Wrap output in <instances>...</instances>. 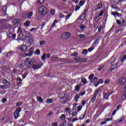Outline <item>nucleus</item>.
<instances>
[{"label":"nucleus","instance_id":"56","mask_svg":"<svg viewBox=\"0 0 126 126\" xmlns=\"http://www.w3.org/2000/svg\"><path fill=\"white\" fill-rule=\"evenodd\" d=\"M98 43H99V40L96 39L93 45H96V44H98Z\"/></svg>","mask_w":126,"mask_h":126},{"label":"nucleus","instance_id":"17","mask_svg":"<svg viewBox=\"0 0 126 126\" xmlns=\"http://www.w3.org/2000/svg\"><path fill=\"white\" fill-rule=\"evenodd\" d=\"M118 66V63H114L112 66V68L111 69V71H112L113 70L115 69V68H117V67Z\"/></svg>","mask_w":126,"mask_h":126},{"label":"nucleus","instance_id":"13","mask_svg":"<svg viewBox=\"0 0 126 126\" xmlns=\"http://www.w3.org/2000/svg\"><path fill=\"white\" fill-rule=\"evenodd\" d=\"M66 97H65L64 96H63L61 97V101L63 104H64V103H66Z\"/></svg>","mask_w":126,"mask_h":126},{"label":"nucleus","instance_id":"40","mask_svg":"<svg viewBox=\"0 0 126 126\" xmlns=\"http://www.w3.org/2000/svg\"><path fill=\"white\" fill-rule=\"evenodd\" d=\"M57 22H58V21L55 20L54 22L53 23V24L51 25V27H55V26H56V23H57Z\"/></svg>","mask_w":126,"mask_h":126},{"label":"nucleus","instance_id":"7","mask_svg":"<svg viewBox=\"0 0 126 126\" xmlns=\"http://www.w3.org/2000/svg\"><path fill=\"white\" fill-rule=\"evenodd\" d=\"M126 78L124 77L120 78L119 80V82L121 85H125L126 84Z\"/></svg>","mask_w":126,"mask_h":126},{"label":"nucleus","instance_id":"10","mask_svg":"<svg viewBox=\"0 0 126 126\" xmlns=\"http://www.w3.org/2000/svg\"><path fill=\"white\" fill-rule=\"evenodd\" d=\"M24 33L26 35V38H30V37H31V36H32L30 32H28L27 31H25Z\"/></svg>","mask_w":126,"mask_h":126},{"label":"nucleus","instance_id":"61","mask_svg":"<svg viewBox=\"0 0 126 126\" xmlns=\"http://www.w3.org/2000/svg\"><path fill=\"white\" fill-rule=\"evenodd\" d=\"M59 17H60V18H63L64 17V15H63V13H61V14H60V15H59Z\"/></svg>","mask_w":126,"mask_h":126},{"label":"nucleus","instance_id":"49","mask_svg":"<svg viewBox=\"0 0 126 126\" xmlns=\"http://www.w3.org/2000/svg\"><path fill=\"white\" fill-rule=\"evenodd\" d=\"M79 89H80V86L79 85H77L76 86V91H79Z\"/></svg>","mask_w":126,"mask_h":126},{"label":"nucleus","instance_id":"4","mask_svg":"<svg viewBox=\"0 0 126 126\" xmlns=\"http://www.w3.org/2000/svg\"><path fill=\"white\" fill-rule=\"evenodd\" d=\"M22 109L20 108H17L16 110L15 111V112L13 113L14 118L15 120L19 117V113H20V111H21Z\"/></svg>","mask_w":126,"mask_h":126},{"label":"nucleus","instance_id":"26","mask_svg":"<svg viewBox=\"0 0 126 126\" xmlns=\"http://www.w3.org/2000/svg\"><path fill=\"white\" fill-rule=\"evenodd\" d=\"M44 1H45V0H38L37 2V4H38V5H40V4H42V3H43Z\"/></svg>","mask_w":126,"mask_h":126},{"label":"nucleus","instance_id":"12","mask_svg":"<svg viewBox=\"0 0 126 126\" xmlns=\"http://www.w3.org/2000/svg\"><path fill=\"white\" fill-rule=\"evenodd\" d=\"M87 10H88V9L85 10L83 14H82L81 17H80V19H84L85 17V14H86V12L87 11Z\"/></svg>","mask_w":126,"mask_h":126},{"label":"nucleus","instance_id":"11","mask_svg":"<svg viewBox=\"0 0 126 126\" xmlns=\"http://www.w3.org/2000/svg\"><path fill=\"white\" fill-rule=\"evenodd\" d=\"M3 84H5L6 86H10V84H9V82L6 80V79H3Z\"/></svg>","mask_w":126,"mask_h":126},{"label":"nucleus","instance_id":"59","mask_svg":"<svg viewBox=\"0 0 126 126\" xmlns=\"http://www.w3.org/2000/svg\"><path fill=\"white\" fill-rule=\"evenodd\" d=\"M121 0H113L115 3H119Z\"/></svg>","mask_w":126,"mask_h":126},{"label":"nucleus","instance_id":"39","mask_svg":"<svg viewBox=\"0 0 126 126\" xmlns=\"http://www.w3.org/2000/svg\"><path fill=\"white\" fill-rule=\"evenodd\" d=\"M72 14V13H69L68 15H67L66 17H65V19L66 20H67L68 19V18H69V17H70V16H71V15Z\"/></svg>","mask_w":126,"mask_h":126},{"label":"nucleus","instance_id":"37","mask_svg":"<svg viewBox=\"0 0 126 126\" xmlns=\"http://www.w3.org/2000/svg\"><path fill=\"white\" fill-rule=\"evenodd\" d=\"M85 2V1L84 0H81L79 3V5H80L81 6H82L83 4H84Z\"/></svg>","mask_w":126,"mask_h":126},{"label":"nucleus","instance_id":"31","mask_svg":"<svg viewBox=\"0 0 126 126\" xmlns=\"http://www.w3.org/2000/svg\"><path fill=\"white\" fill-rule=\"evenodd\" d=\"M126 55H123L122 59L121 60V62L122 63H124V62L126 61Z\"/></svg>","mask_w":126,"mask_h":126},{"label":"nucleus","instance_id":"46","mask_svg":"<svg viewBox=\"0 0 126 126\" xmlns=\"http://www.w3.org/2000/svg\"><path fill=\"white\" fill-rule=\"evenodd\" d=\"M111 14L112 15L116 16V15H118V12L113 11L111 13Z\"/></svg>","mask_w":126,"mask_h":126},{"label":"nucleus","instance_id":"30","mask_svg":"<svg viewBox=\"0 0 126 126\" xmlns=\"http://www.w3.org/2000/svg\"><path fill=\"white\" fill-rule=\"evenodd\" d=\"M50 13L51 15H55V11L54 9H51L50 10Z\"/></svg>","mask_w":126,"mask_h":126},{"label":"nucleus","instance_id":"63","mask_svg":"<svg viewBox=\"0 0 126 126\" xmlns=\"http://www.w3.org/2000/svg\"><path fill=\"white\" fill-rule=\"evenodd\" d=\"M101 30H102V26H99L98 27V32H101Z\"/></svg>","mask_w":126,"mask_h":126},{"label":"nucleus","instance_id":"18","mask_svg":"<svg viewBox=\"0 0 126 126\" xmlns=\"http://www.w3.org/2000/svg\"><path fill=\"white\" fill-rule=\"evenodd\" d=\"M103 97L104 98V99H106V100H108L109 99V95L108 94H107V93H103Z\"/></svg>","mask_w":126,"mask_h":126},{"label":"nucleus","instance_id":"16","mask_svg":"<svg viewBox=\"0 0 126 126\" xmlns=\"http://www.w3.org/2000/svg\"><path fill=\"white\" fill-rule=\"evenodd\" d=\"M99 91H100V88L98 89L95 91L93 95V96L96 97L97 96V95H98V93H99Z\"/></svg>","mask_w":126,"mask_h":126},{"label":"nucleus","instance_id":"60","mask_svg":"<svg viewBox=\"0 0 126 126\" xmlns=\"http://www.w3.org/2000/svg\"><path fill=\"white\" fill-rule=\"evenodd\" d=\"M104 13L103 12V11H101L98 14L99 16H102L103 15V14Z\"/></svg>","mask_w":126,"mask_h":126},{"label":"nucleus","instance_id":"14","mask_svg":"<svg viewBox=\"0 0 126 126\" xmlns=\"http://www.w3.org/2000/svg\"><path fill=\"white\" fill-rule=\"evenodd\" d=\"M124 119H125V117L122 116L121 117V119L116 121V124H119V123H122V122H123V121H124Z\"/></svg>","mask_w":126,"mask_h":126},{"label":"nucleus","instance_id":"53","mask_svg":"<svg viewBox=\"0 0 126 126\" xmlns=\"http://www.w3.org/2000/svg\"><path fill=\"white\" fill-rule=\"evenodd\" d=\"M12 55V52H9L7 55L6 57H11V55Z\"/></svg>","mask_w":126,"mask_h":126},{"label":"nucleus","instance_id":"34","mask_svg":"<svg viewBox=\"0 0 126 126\" xmlns=\"http://www.w3.org/2000/svg\"><path fill=\"white\" fill-rule=\"evenodd\" d=\"M87 60H88L87 58H81V63H86Z\"/></svg>","mask_w":126,"mask_h":126},{"label":"nucleus","instance_id":"36","mask_svg":"<svg viewBox=\"0 0 126 126\" xmlns=\"http://www.w3.org/2000/svg\"><path fill=\"white\" fill-rule=\"evenodd\" d=\"M34 54L35 55H40V50L39 49H36L34 52Z\"/></svg>","mask_w":126,"mask_h":126},{"label":"nucleus","instance_id":"28","mask_svg":"<svg viewBox=\"0 0 126 126\" xmlns=\"http://www.w3.org/2000/svg\"><path fill=\"white\" fill-rule=\"evenodd\" d=\"M46 103H47V104H50V103H53V99L52 98L47 99Z\"/></svg>","mask_w":126,"mask_h":126},{"label":"nucleus","instance_id":"33","mask_svg":"<svg viewBox=\"0 0 126 126\" xmlns=\"http://www.w3.org/2000/svg\"><path fill=\"white\" fill-rule=\"evenodd\" d=\"M93 77H94V74H92L89 76V79H90V80H92L93 79Z\"/></svg>","mask_w":126,"mask_h":126},{"label":"nucleus","instance_id":"5","mask_svg":"<svg viewBox=\"0 0 126 126\" xmlns=\"http://www.w3.org/2000/svg\"><path fill=\"white\" fill-rule=\"evenodd\" d=\"M27 38H28V41L29 42V44H30L28 45V47H30L32 43L34 42V38H33V37H32V35H31V36H30V37H28Z\"/></svg>","mask_w":126,"mask_h":126},{"label":"nucleus","instance_id":"2","mask_svg":"<svg viewBox=\"0 0 126 126\" xmlns=\"http://www.w3.org/2000/svg\"><path fill=\"white\" fill-rule=\"evenodd\" d=\"M39 13L40 15H46L48 12V9L45 6H41L39 7Z\"/></svg>","mask_w":126,"mask_h":126},{"label":"nucleus","instance_id":"57","mask_svg":"<svg viewBox=\"0 0 126 126\" xmlns=\"http://www.w3.org/2000/svg\"><path fill=\"white\" fill-rule=\"evenodd\" d=\"M117 23L119 24V25H121L122 24V22L120 20H117Z\"/></svg>","mask_w":126,"mask_h":126},{"label":"nucleus","instance_id":"3","mask_svg":"<svg viewBox=\"0 0 126 126\" xmlns=\"http://www.w3.org/2000/svg\"><path fill=\"white\" fill-rule=\"evenodd\" d=\"M71 35V34H70V33L69 32H65L62 34V38L64 40H67V39H69V38H70Z\"/></svg>","mask_w":126,"mask_h":126},{"label":"nucleus","instance_id":"50","mask_svg":"<svg viewBox=\"0 0 126 126\" xmlns=\"http://www.w3.org/2000/svg\"><path fill=\"white\" fill-rule=\"evenodd\" d=\"M21 105H22V103L21 102H19L16 103L17 107H20Z\"/></svg>","mask_w":126,"mask_h":126},{"label":"nucleus","instance_id":"35","mask_svg":"<svg viewBox=\"0 0 126 126\" xmlns=\"http://www.w3.org/2000/svg\"><path fill=\"white\" fill-rule=\"evenodd\" d=\"M95 100H96V97L93 96V97L91 100V103H94Z\"/></svg>","mask_w":126,"mask_h":126},{"label":"nucleus","instance_id":"54","mask_svg":"<svg viewBox=\"0 0 126 126\" xmlns=\"http://www.w3.org/2000/svg\"><path fill=\"white\" fill-rule=\"evenodd\" d=\"M97 79H98L97 77H94L93 79L91 81V82H94L93 81H95V80H97Z\"/></svg>","mask_w":126,"mask_h":126},{"label":"nucleus","instance_id":"42","mask_svg":"<svg viewBox=\"0 0 126 126\" xmlns=\"http://www.w3.org/2000/svg\"><path fill=\"white\" fill-rule=\"evenodd\" d=\"M6 6H3V7L2 8V11H3V12H5V11H6Z\"/></svg>","mask_w":126,"mask_h":126},{"label":"nucleus","instance_id":"24","mask_svg":"<svg viewBox=\"0 0 126 126\" xmlns=\"http://www.w3.org/2000/svg\"><path fill=\"white\" fill-rule=\"evenodd\" d=\"M80 27L81 31H83L86 28V27L83 25H80Z\"/></svg>","mask_w":126,"mask_h":126},{"label":"nucleus","instance_id":"21","mask_svg":"<svg viewBox=\"0 0 126 126\" xmlns=\"http://www.w3.org/2000/svg\"><path fill=\"white\" fill-rule=\"evenodd\" d=\"M60 118V120H63V121H64V123H65V115L63 114Z\"/></svg>","mask_w":126,"mask_h":126},{"label":"nucleus","instance_id":"1","mask_svg":"<svg viewBox=\"0 0 126 126\" xmlns=\"http://www.w3.org/2000/svg\"><path fill=\"white\" fill-rule=\"evenodd\" d=\"M25 63L28 68H32V69H39V68H41L43 65V63L42 62H39L36 64L35 60H30V59H27Z\"/></svg>","mask_w":126,"mask_h":126},{"label":"nucleus","instance_id":"43","mask_svg":"<svg viewBox=\"0 0 126 126\" xmlns=\"http://www.w3.org/2000/svg\"><path fill=\"white\" fill-rule=\"evenodd\" d=\"M8 117H5L3 118H2V121L3 123H5V122H6V120H7Z\"/></svg>","mask_w":126,"mask_h":126},{"label":"nucleus","instance_id":"6","mask_svg":"<svg viewBox=\"0 0 126 126\" xmlns=\"http://www.w3.org/2000/svg\"><path fill=\"white\" fill-rule=\"evenodd\" d=\"M18 39L21 41H25L26 40V36L23 34H19Z\"/></svg>","mask_w":126,"mask_h":126},{"label":"nucleus","instance_id":"55","mask_svg":"<svg viewBox=\"0 0 126 126\" xmlns=\"http://www.w3.org/2000/svg\"><path fill=\"white\" fill-rule=\"evenodd\" d=\"M82 108V106L79 105L77 107L78 111H81V109Z\"/></svg>","mask_w":126,"mask_h":126},{"label":"nucleus","instance_id":"58","mask_svg":"<svg viewBox=\"0 0 126 126\" xmlns=\"http://www.w3.org/2000/svg\"><path fill=\"white\" fill-rule=\"evenodd\" d=\"M7 87H8V86H4V85H2V86H1V88H2V89H6V88H7Z\"/></svg>","mask_w":126,"mask_h":126},{"label":"nucleus","instance_id":"23","mask_svg":"<svg viewBox=\"0 0 126 126\" xmlns=\"http://www.w3.org/2000/svg\"><path fill=\"white\" fill-rule=\"evenodd\" d=\"M97 9H101V8L103 7V6H102V3L101 2L98 3L97 4Z\"/></svg>","mask_w":126,"mask_h":126},{"label":"nucleus","instance_id":"38","mask_svg":"<svg viewBox=\"0 0 126 126\" xmlns=\"http://www.w3.org/2000/svg\"><path fill=\"white\" fill-rule=\"evenodd\" d=\"M41 59L44 61L46 59V54L44 53L43 55L41 56Z\"/></svg>","mask_w":126,"mask_h":126},{"label":"nucleus","instance_id":"44","mask_svg":"<svg viewBox=\"0 0 126 126\" xmlns=\"http://www.w3.org/2000/svg\"><path fill=\"white\" fill-rule=\"evenodd\" d=\"M44 44H46V41L45 40L42 41L40 42V46H43V45H44Z\"/></svg>","mask_w":126,"mask_h":126},{"label":"nucleus","instance_id":"15","mask_svg":"<svg viewBox=\"0 0 126 126\" xmlns=\"http://www.w3.org/2000/svg\"><path fill=\"white\" fill-rule=\"evenodd\" d=\"M21 50H22L23 52L27 51L28 48L26 45H23L21 48Z\"/></svg>","mask_w":126,"mask_h":126},{"label":"nucleus","instance_id":"45","mask_svg":"<svg viewBox=\"0 0 126 126\" xmlns=\"http://www.w3.org/2000/svg\"><path fill=\"white\" fill-rule=\"evenodd\" d=\"M78 55V53L74 52L71 54V57H76Z\"/></svg>","mask_w":126,"mask_h":126},{"label":"nucleus","instance_id":"32","mask_svg":"<svg viewBox=\"0 0 126 126\" xmlns=\"http://www.w3.org/2000/svg\"><path fill=\"white\" fill-rule=\"evenodd\" d=\"M37 101H39V102H43V98L41 97L37 96Z\"/></svg>","mask_w":126,"mask_h":126},{"label":"nucleus","instance_id":"64","mask_svg":"<svg viewBox=\"0 0 126 126\" xmlns=\"http://www.w3.org/2000/svg\"><path fill=\"white\" fill-rule=\"evenodd\" d=\"M52 126H58V123L55 122L52 124Z\"/></svg>","mask_w":126,"mask_h":126},{"label":"nucleus","instance_id":"41","mask_svg":"<svg viewBox=\"0 0 126 126\" xmlns=\"http://www.w3.org/2000/svg\"><path fill=\"white\" fill-rule=\"evenodd\" d=\"M88 52V51H87V50H84L83 51L82 54L83 55H87Z\"/></svg>","mask_w":126,"mask_h":126},{"label":"nucleus","instance_id":"8","mask_svg":"<svg viewBox=\"0 0 126 126\" xmlns=\"http://www.w3.org/2000/svg\"><path fill=\"white\" fill-rule=\"evenodd\" d=\"M28 54H27V56H29L30 57L31 56H32V54L34 53V49L33 47H31L30 48V49L28 50Z\"/></svg>","mask_w":126,"mask_h":126},{"label":"nucleus","instance_id":"19","mask_svg":"<svg viewBox=\"0 0 126 126\" xmlns=\"http://www.w3.org/2000/svg\"><path fill=\"white\" fill-rule=\"evenodd\" d=\"M115 61H116V58H115V57L112 56L109 60V63H114Z\"/></svg>","mask_w":126,"mask_h":126},{"label":"nucleus","instance_id":"48","mask_svg":"<svg viewBox=\"0 0 126 126\" xmlns=\"http://www.w3.org/2000/svg\"><path fill=\"white\" fill-rule=\"evenodd\" d=\"M80 8V7L79 6H78V5H76V8L75 9V10L76 11H77V10H79Z\"/></svg>","mask_w":126,"mask_h":126},{"label":"nucleus","instance_id":"22","mask_svg":"<svg viewBox=\"0 0 126 126\" xmlns=\"http://www.w3.org/2000/svg\"><path fill=\"white\" fill-rule=\"evenodd\" d=\"M81 58L77 57L74 59V60L76 61L78 63H81Z\"/></svg>","mask_w":126,"mask_h":126},{"label":"nucleus","instance_id":"52","mask_svg":"<svg viewBox=\"0 0 126 126\" xmlns=\"http://www.w3.org/2000/svg\"><path fill=\"white\" fill-rule=\"evenodd\" d=\"M18 32L19 33V34H21V33H22V30L21 29V28H18Z\"/></svg>","mask_w":126,"mask_h":126},{"label":"nucleus","instance_id":"9","mask_svg":"<svg viewBox=\"0 0 126 126\" xmlns=\"http://www.w3.org/2000/svg\"><path fill=\"white\" fill-rule=\"evenodd\" d=\"M124 88L125 89V91H124L122 92V97L123 99H126V86Z\"/></svg>","mask_w":126,"mask_h":126},{"label":"nucleus","instance_id":"27","mask_svg":"<svg viewBox=\"0 0 126 126\" xmlns=\"http://www.w3.org/2000/svg\"><path fill=\"white\" fill-rule=\"evenodd\" d=\"M81 81L82 82H83L84 84H86V83H87V80H86V78H82Z\"/></svg>","mask_w":126,"mask_h":126},{"label":"nucleus","instance_id":"20","mask_svg":"<svg viewBox=\"0 0 126 126\" xmlns=\"http://www.w3.org/2000/svg\"><path fill=\"white\" fill-rule=\"evenodd\" d=\"M27 17H28V18H30V17H31V16H32V15H33V12H30L29 13H28L27 14Z\"/></svg>","mask_w":126,"mask_h":126},{"label":"nucleus","instance_id":"29","mask_svg":"<svg viewBox=\"0 0 126 126\" xmlns=\"http://www.w3.org/2000/svg\"><path fill=\"white\" fill-rule=\"evenodd\" d=\"M24 25H25V26H29V25H30V21H27L25 23H24Z\"/></svg>","mask_w":126,"mask_h":126},{"label":"nucleus","instance_id":"25","mask_svg":"<svg viewBox=\"0 0 126 126\" xmlns=\"http://www.w3.org/2000/svg\"><path fill=\"white\" fill-rule=\"evenodd\" d=\"M80 96V95L79 94H76L74 97L75 101H76L77 102V100H78V99H79Z\"/></svg>","mask_w":126,"mask_h":126},{"label":"nucleus","instance_id":"62","mask_svg":"<svg viewBox=\"0 0 126 126\" xmlns=\"http://www.w3.org/2000/svg\"><path fill=\"white\" fill-rule=\"evenodd\" d=\"M98 82L100 84V83H103V82H104V80H103L102 79H100Z\"/></svg>","mask_w":126,"mask_h":126},{"label":"nucleus","instance_id":"51","mask_svg":"<svg viewBox=\"0 0 126 126\" xmlns=\"http://www.w3.org/2000/svg\"><path fill=\"white\" fill-rule=\"evenodd\" d=\"M104 67L103 65L102 66H100L99 67H98V71H100V70H101V69H103V68Z\"/></svg>","mask_w":126,"mask_h":126},{"label":"nucleus","instance_id":"47","mask_svg":"<svg viewBox=\"0 0 126 126\" xmlns=\"http://www.w3.org/2000/svg\"><path fill=\"white\" fill-rule=\"evenodd\" d=\"M78 36L80 37V39H83V38L85 37V35L80 34L78 35Z\"/></svg>","mask_w":126,"mask_h":126}]
</instances>
